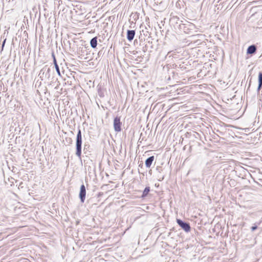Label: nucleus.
I'll use <instances>...</instances> for the list:
<instances>
[{
  "mask_svg": "<svg viewBox=\"0 0 262 262\" xmlns=\"http://www.w3.org/2000/svg\"><path fill=\"white\" fill-rule=\"evenodd\" d=\"M81 145H82V135L81 130L79 129L77 137H76V155L78 157H81Z\"/></svg>",
  "mask_w": 262,
  "mask_h": 262,
  "instance_id": "obj_1",
  "label": "nucleus"
},
{
  "mask_svg": "<svg viewBox=\"0 0 262 262\" xmlns=\"http://www.w3.org/2000/svg\"><path fill=\"white\" fill-rule=\"evenodd\" d=\"M177 223L185 232H188L190 231V226L189 223L185 222L180 219H177Z\"/></svg>",
  "mask_w": 262,
  "mask_h": 262,
  "instance_id": "obj_2",
  "label": "nucleus"
},
{
  "mask_svg": "<svg viewBox=\"0 0 262 262\" xmlns=\"http://www.w3.org/2000/svg\"><path fill=\"white\" fill-rule=\"evenodd\" d=\"M121 122L120 121V117H116L114 118L113 125L114 128L115 132H119L121 130Z\"/></svg>",
  "mask_w": 262,
  "mask_h": 262,
  "instance_id": "obj_3",
  "label": "nucleus"
},
{
  "mask_svg": "<svg viewBox=\"0 0 262 262\" xmlns=\"http://www.w3.org/2000/svg\"><path fill=\"white\" fill-rule=\"evenodd\" d=\"M86 195V189L85 186L82 184L80 187V190L79 192V198L82 203L84 202Z\"/></svg>",
  "mask_w": 262,
  "mask_h": 262,
  "instance_id": "obj_4",
  "label": "nucleus"
},
{
  "mask_svg": "<svg viewBox=\"0 0 262 262\" xmlns=\"http://www.w3.org/2000/svg\"><path fill=\"white\" fill-rule=\"evenodd\" d=\"M135 30H127V39L129 41H132L135 36Z\"/></svg>",
  "mask_w": 262,
  "mask_h": 262,
  "instance_id": "obj_5",
  "label": "nucleus"
},
{
  "mask_svg": "<svg viewBox=\"0 0 262 262\" xmlns=\"http://www.w3.org/2000/svg\"><path fill=\"white\" fill-rule=\"evenodd\" d=\"M154 159H155L154 156H151V157L148 158L146 160L145 165H146V167L149 168L151 166V165L154 160Z\"/></svg>",
  "mask_w": 262,
  "mask_h": 262,
  "instance_id": "obj_6",
  "label": "nucleus"
},
{
  "mask_svg": "<svg viewBox=\"0 0 262 262\" xmlns=\"http://www.w3.org/2000/svg\"><path fill=\"white\" fill-rule=\"evenodd\" d=\"M256 46L255 45H251L248 48L247 53V54H252L256 52Z\"/></svg>",
  "mask_w": 262,
  "mask_h": 262,
  "instance_id": "obj_7",
  "label": "nucleus"
},
{
  "mask_svg": "<svg viewBox=\"0 0 262 262\" xmlns=\"http://www.w3.org/2000/svg\"><path fill=\"white\" fill-rule=\"evenodd\" d=\"M52 56L53 57V62H54V64L55 69H56V71L57 74H58V75L61 76L59 68L57 64V61H56V58H55V57L54 54H52Z\"/></svg>",
  "mask_w": 262,
  "mask_h": 262,
  "instance_id": "obj_8",
  "label": "nucleus"
},
{
  "mask_svg": "<svg viewBox=\"0 0 262 262\" xmlns=\"http://www.w3.org/2000/svg\"><path fill=\"white\" fill-rule=\"evenodd\" d=\"M91 46L92 48H95L97 45V38L95 37L93 38L90 41Z\"/></svg>",
  "mask_w": 262,
  "mask_h": 262,
  "instance_id": "obj_9",
  "label": "nucleus"
},
{
  "mask_svg": "<svg viewBox=\"0 0 262 262\" xmlns=\"http://www.w3.org/2000/svg\"><path fill=\"white\" fill-rule=\"evenodd\" d=\"M149 191H150V187H146L144 189L143 192L142 196L143 198H144V197H145L146 196H147V195L149 193Z\"/></svg>",
  "mask_w": 262,
  "mask_h": 262,
  "instance_id": "obj_10",
  "label": "nucleus"
},
{
  "mask_svg": "<svg viewBox=\"0 0 262 262\" xmlns=\"http://www.w3.org/2000/svg\"><path fill=\"white\" fill-rule=\"evenodd\" d=\"M258 83L262 84V73H259L258 75Z\"/></svg>",
  "mask_w": 262,
  "mask_h": 262,
  "instance_id": "obj_11",
  "label": "nucleus"
},
{
  "mask_svg": "<svg viewBox=\"0 0 262 262\" xmlns=\"http://www.w3.org/2000/svg\"><path fill=\"white\" fill-rule=\"evenodd\" d=\"M257 228V225H256L255 224H254V226H253L252 227H251V231H255L256 229Z\"/></svg>",
  "mask_w": 262,
  "mask_h": 262,
  "instance_id": "obj_12",
  "label": "nucleus"
},
{
  "mask_svg": "<svg viewBox=\"0 0 262 262\" xmlns=\"http://www.w3.org/2000/svg\"><path fill=\"white\" fill-rule=\"evenodd\" d=\"M182 25H183V27H184V29H183V30H184V32H185V33H188V32H187V30H188V28H187V27H186V26H185V25L183 24Z\"/></svg>",
  "mask_w": 262,
  "mask_h": 262,
  "instance_id": "obj_13",
  "label": "nucleus"
},
{
  "mask_svg": "<svg viewBox=\"0 0 262 262\" xmlns=\"http://www.w3.org/2000/svg\"><path fill=\"white\" fill-rule=\"evenodd\" d=\"M6 39H5L3 43H2V51L3 50V49H4V47L5 46V42H6Z\"/></svg>",
  "mask_w": 262,
  "mask_h": 262,
  "instance_id": "obj_14",
  "label": "nucleus"
},
{
  "mask_svg": "<svg viewBox=\"0 0 262 262\" xmlns=\"http://www.w3.org/2000/svg\"><path fill=\"white\" fill-rule=\"evenodd\" d=\"M45 71H46V70L44 69H42V70H41L39 75H40L42 72V74H43Z\"/></svg>",
  "mask_w": 262,
  "mask_h": 262,
  "instance_id": "obj_15",
  "label": "nucleus"
},
{
  "mask_svg": "<svg viewBox=\"0 0 262 262\" xmlns=\"http://www.w3.org/2000/svg\"><path fill=\"white\" fill-rule=\"evenodd\" d=\"M261 86H262V84H260V83H258V86L257 90H260V89H261Z\"/></svg>",
  "mask_w": 262,
  "mask_h": 262,
  "instance_id": "obj_16",
  "label": "nucleus"
},
{
  "mask_svg": "<svg viewBox=\"0 0 262 262\" xmlns=\"http://www.w3.org/2000/svg\"><path fill=\"white\" fill-rule=\"evenodd\" d=\"M47 72H48V73H49V72H50V69H48V70H47Z\"/></svg>",
  "mask_w": 262,
  "mask_h": 262,
  "instance_id": "obj_17",
  "label": "nucleus"
}]
</instances>
